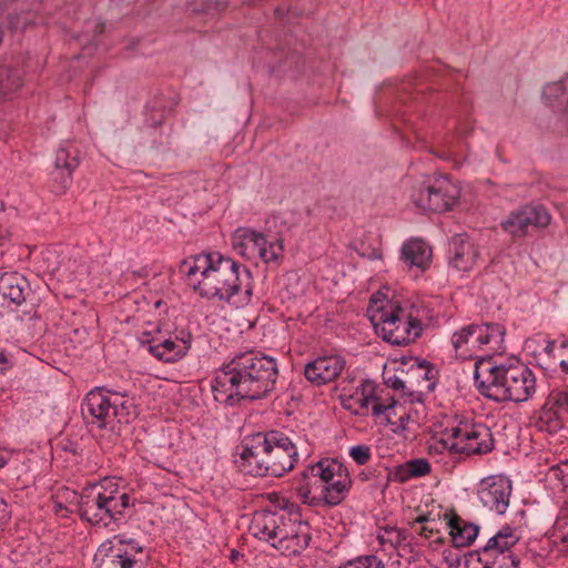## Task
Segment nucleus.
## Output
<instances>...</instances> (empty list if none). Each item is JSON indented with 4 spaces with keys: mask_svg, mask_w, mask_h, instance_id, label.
Returning a JSON list of instances; mask_svg holds the SVG:
<instances>
[{
    "mask_svg": "<svg viewBox=\"0 0 568 568\" xmlns=\"http://www.w3.org/2000/svg\"><path fill=\"white\" fill-rule=\"evenodd\" d=\"M432 247L420 239H410L403 243L400 248V260L410 268L424 272L432 263Z\"/></svg>",
    "mask_w": 568,
    "mask_h": 568,
    "instance_id": "obj_20",
    "label": "nucleus"
},
{
    "mask_svg": "<svg viewBox=\"0 0 568 568\" xmlns=\"http://www.w3.org/2000/svg\"><path fill=\"white\" fill-rule=\"evenodd\" d=\"M519 541V536L515 532L513 528L509 526L503 527L495 536L490 537L487 544L479 550L486 556L487 554H497L511 551V547H514Z\"/></svg>",
    "mask_w": 568,
    "mask_h": 568,
    "instance_id": "obj_25",
    "label": "nucleus"
},
{
    "mask_svg": "<svg viewBox=\"0 0 568 568\" xmlns=\"http://www.w3.org/2000/svg\"><path fill=\"white\" fill-rule=\"evenodd\" d=\"M3 210V204L2 202L0 201V212Z\"/></svg>",
    "mask_w": 568,
    "mask_h": 568,
    "instance_id": "obj_54",
    "label": "nucleus"
},
{
    "mask_svg": "<svg viewBox=\"0 0 568 568\" xmlns=\"http://www.w3.org/2000/svg\"><path fill=\"white\" fill-rule=\"evenodd\" d=\"M8 73H9L8 69H6V68L0 69V77L8 74Z\"/></svg>",
    "mask_w": 568,
    "mask_h": 568,
    "instance_id": "obj_52",
    "label": "nucleus"
},
{
    "mask_svg": "<svg viewBox=\"0 0 568 568\" xmlns=\"http://www.w3.org/2000/svg\"><path fill=\"white\" fill-rule=\"evenodd\" d=\"M277 376L275 358L254 351L239 353L216 372L212 392L216 402L226 405L260 399L274 389Z\"/></svg>",
    "mask_w": 568,
    "mask_h": 568,
    "instance_id": "obj_1",
    "label": "nucleus"
},
{
    "mask_svg": "<svg viewBox=\"0 0 568 568\" xmlns=\"http://www.w3.org/2000/svg\"><path fill=\"white\" fill-rule=\"evenodd\" d=\"M332 253H333V255H334L335 253H337V255H338V256H337V258H339V257L342 256V253H341V252H335V251H333ZM334 258L336 260V257H334Z\"/></svg>",
    "mask_w": 568,
    "mask_h": 568,
    "instance_id": "obj_53",
    "label": "nucleus"
},
{
    "mask_svg": "<svg viewBox=\"0 0 568 568\" xmlns=\"http://www.w3.org/2000/svg\"><path fill=\"white\" fill-rule=\"evenodd\" d=\"M82 413L100 428L106 427L114 420L129 424L138 416L136 404L132 396L104 387H97L87 394Z\"/></svg>",
    "mask_w": 568,
    "mask_h": 568,
    "instance_id": "obj_8",
    "label": "nucleus"
},
{
    "mask_svg": "<svg viewBox=\"0 0 568 568\" xmlns=\"http://www.w3.org/2000/svg\"><path fill=\"white\" fill-rule=\"evenodd\" d=\"M241 457L252 475L281 477L294 468L298 453L284 433L270 430L246 436Z\"/></svg>",
    "mask_w": 568,
    "mask_h": 568,
    "instance_id": "obj_3",
    "label": "nucleus"
},
{
    "mask_svg": "<svg viewBox=\"0 0 568 568\" xmlns=\"http://www.w3.org/2000/svg\"><path fill=\"white\" fill-rule=\"evenodd\" d=\"M542 99L568 120V74L558 81L547 83L542 88Z\"/></svg>",
    "mask_w": 568,
    "mask_h": 568,
    "instance_id": "obj_21",
    "label": "nucleus"
},
{
    "mask_svg": "<svg viewBox=\"0 0 568 568\" xmlns=\"http://www.w3.org/2000/svg\"><path fill=\"white\" fill-rule=\"evenodd\" d=\"M349 456L356 462V464L365 465L371 459V448L367 445L353 446L349 449Z\"/></svg>",
    "mask_w": 568,
    "mask_h": 568,
    "instance_id": "obj_36",
    "label": "nucleus"
},
{
    "mask_svg": "<svg viewBox=\"0 0 568 568\" xmlns=\"http://www.w3.org/2000/svg\"><path fill=\"white\" fill-rule=\"evenodd\" d=\"M11 90V85H0V93H6Z\"/></svg>",
    "mask_w": 568,
    "mask_h": 568,
    "instance_id": "obj_49",
    "label": "nucleus"
},
{
    "mask_svg": "<svg viewBox=\"0 0 568 568\" xmlns=\"http://www.w3.org/2000/svg\"><path fill=\"white\" fill-rule=\"evenodd\" d=\"M0 294L13 305H21L26 300L23 286H0Z\"/></svg>",
    "mask_w": 568,
    "mask_h": 568,
    "instance_id": "obj_32",
    "label": "nucleus"
},
{
    "mask_svg": "<svg viewBox=\"0 0 568 568\" xmlns=\"http://www.w3.org/2000/svg\"><path fill=\"white\" fill-rule=\"evenodd\" d=\"M318 359H314L305 365L304 375L308 382L314 385H320V367Z\"/></svg>",
    "mask_w": 568,
    "mask_h": 568,
    "instance_id": "obj_40",
    "label": "nucleus"
},
{
    "mask_svg": "<svg viewBox=\"0 0 568 568\" xmlns=\"http://www.w3.org/2000/svg\"><path fill=\"white\" fill-rule=\"evenodd\" d=\"M144 335L150 336L148 339L150 353L166 363L181 359L191 348L192 335L184 329L175 332L173 336L171 328L161 324L153 331L144 332Z\"/></svg>",
    "mask_w": 568,
    "mask_h": 568,
    "instance_id": "obj_14",
    "label": "nucleus"
},
{
    "mask_svg": "<svg viewBox=\"0 0 568 568\" xmlns=\"http://www.w3.org/2000/svg\"><path fill=\"white\" fill-rule=\"evenodd\" d=\"M11 518V508L6 499L0 496V529L8 524Z\"/></svg>",
    "mask_w": 568,
    "mask_h": 568,
    "instance_id": "obj_43",
    "label": "nucleus"
},
{
    "mask_svg": "<svg viewBox=\"0 0 568 568\" xmlns=\"http://www.w3.org/2000/svg\"><path fill=\"white\" fill-rule=\"evenodd\" d=\"M397 406L400 407L397 409V415H393L392 420L388 423L396 426L395 432H405L408 429V423L413 419V416L409 412L405 410L403 405L397 404Z\"/></svg>",
    "mask_w": 568,
    "mask_h": 568,
    "instance_id": "obj_35",
    "label": "nucleus"
},
{
    "mask_svg": "<svg viewBox=\"0 0 568 568\" xmlns=\"http://www.w3.org/2000/svg\"><path fill=\"white\" fill-rule=\"evenodd\" d=\"M511 493V481L503 475L485 477L477 486V497L483 507L497 515H504L507 511Z\"/></svg>",
    "mask_w": 568,
    "mask_h": 568,
    "instance_id": "obj_17",
    "label": "nucleus"
},
{
    "mask_svg": "<svg viewBox=\"0 0 568 568\" xmlns=\"http://www.w3.org/2000/svg\"><path fill=\"white\" fill-rule=\"evenodd\" d=\"M179 272L190 284H202L205 281L219 284H242L252 281V274L247 267L220 253L185 258Z\"/></svg>",
    "mask_w": 568,
    "mask_h": 568,
    "instance_id": "obj_7",
    "label": "nucleus"
},
{
    "mask_svg": "<svg viewBox=\"0 0 568 568\" xmlns=\"http://www.w3.org/2000/svg\"><path fill=\"white\" fill-rule=\"evenodd\" d=\"M199 294L207 298H217L223 301L222 286H194Z\"/></svg>",
    "mask_w": 568,
    "mask_h": 568,
    "instance_id": "obj_42",
    "label": "nucleus"
},
{
    "mask_svg": "<svg viewBox=\"0 0 568 568\" xmlns=\"http://www.w3.org/2000/svg\"><path fill=\"white\" fill-rule=\"evenodd\" d=\"M138 552H142V548L136 542L114 536L99 547L94 556L95 568H144L142 561L134 558Z\"/></svg>",
    "mask_w": 568,
    "mask_h": 568,
    "instance_id": "obj_15",
    "label": "nucleus"
},
{
    "mask_svg": "<svg viewBox=\"0 0 568 568\" xmlns=\"http://www.w3.org/2000/svg\"><path fill=\"white\" fill-rule=\"evenodd\" d=\"M344 390L339 392L337 385L333 386L331 396L339 398L343 406L355 415L367 416L372 410L374 416L385 415L386 420L390 422L400 408L394 399L389 404L381 403L376 396V384L369 379L363 381L353 394L346 395Z\"/></svg>",
    "mask_w": 568,
    "mask_h": 568,
    "instance_id": "obj_11",
    "label": "nucleus"
},
{
    "mask_svg": "<svg viewBox=\"0 0 568 568\" xmlns=\"http://www.w3.org/2000/svg\"><path fill=\"white\" fill-rule=\"evenodd\" d=\"M460 195L459 186L448 176L435 178L412 194L415 205L424 211L446 212L454 207Z\"/></svg>",
    "mask_w": 568,
    "mask_h": 568,
    "instance_id": "obj_13",
    "label": "nucleus"
},
{
    "mask_svg": "<svg viewBox=\"0 0 568 568\" xmlns=\"http://www.w3.org/2000/svg\"><path fill=\"white\" fill-rule=\"evenodd\" d=\"M384 531L388 535V537H386L384 534H379L378 539L381 544H384L385 541H389L390 544H400L406 538L405 534L397 528L386 527Z\"/></svg>",
    "mask_w": 568,
    "mask_h": 568,
    "instance_id": "obj_38",
    "label": "nucleus"
},
{
    "mask_svg": "<svg viewBox=\"0 0 568 568\" xmlns=\"http://www.w3.org/2000/svg\"><path fill=\"white\" fill-rule=\"evenodd\" d=\"M361 476H363L364 479H367V476L364 475V473H361Z\"/></svg>",
    "mask_w": 568,
    "mask_h": 568,
    "instance_id": "obj_56",
    "label": "nucleus"
},
{
    "mask_svg": "<svg viewBox=\"0 0 568 568\" xmlns=\"http://www.w3.org/2000/svg\"><path fill=\"white\" fill-rule=\"evenodd\" d=\"M494 448V438L490 429L484 424H462L446 428L444 437L429 445V454L450 455H483Z\"/></svg>",
    "mask_w": 568,
    "mask_h": 568,
    "instance_id": "obj_9",
    "label": "nucleus"
},
{
    "mask_svg": "<svg viewBox=\"0 0 568 568\" xmlns=\"http://www.w3.org/2000/svg\"><path fill=\"white\" fill-rule=\"evenodd\" d=\"M356 250L362 257H367L369 260H378L382 257V252L378 248H372L371 251H367L365 248Z\"/></svg>",
    "mask_w": 568,
    "mask_h": 568,
    "instance_id": "obj_45",
    "label": "nucleus"
},
{
    "mask_svg": "<svg viewBox=\"0 0 568 568\" xmlns=\"http://www.w3.org/2000/svg\"><path fill=\"white\" fill-rule=\"evenodd\" d=\"M546 405L550 406L551 409L568 412V390H552L547 398Z\"/></svg>",
    "mask_w": 568,
    "mask_h": 568,
    "instance_id": "obj_33",
    "label": "nucleus"
},
{
    "mask_svg": "<svg viewBox=\"0 0 568 568\" xmlns=\"http://www.w3.org/2000/svg\"><path fill=\"white\" fill-rule=\"evenodd\" d=\"M352 486L348 469L336 459H322V501L328 506L341 504Z\"/></svg>",
    "mask_w": 568,
    "mask_h": 568,
    "instance_id": "obj_16",
    "label": "nucleus"
},
{
    "mask_svg": "<svg viewBox=\"0 0 568 568\" xmlns=\"http://www.w3.org/2000/svg\"><path fill=\"white\" fill-rule=\"evenodd\" d=\"M415 524H420L422 526L417 530L418 535L423 536L424 538H430L434 532H437V523L435 519H430L429 516L422 515L418 516L415 520Z\"/></svg>",
    "mask_w": 568,
    "mask_h": 568,
    "instance_id": "obj_34",
    "label": "nucleus"
},
{
    "mask_svg": "<svg viewBox=\"0 0 568 568\" xmlns=\"http://www.w3.org/2000/svg\"><path fill=\"white\" fill-rule=\"evenodd\" d=\"M345 368L346 361L341 354H322V384L337 381Z\"/></svg>",
    "mask_w": 568,
    "mask_h": 568,
    "instance_id": "obj_26",
    "label": "nucleus"
},
{
    "mask_svg": "<svg viewBox=\"0 0 568 568\" xmlns=\"http://www.w3.org/2000/svg\"><path fill=\"white\" fill-rule=\"evenodd\" d=\"M546 480L556 494L568 496V459L551 466L546 474Z\"/></svg>",
    "mask_w": 568,
    "mask_h": 568,
    "instance_id": "obj_27",
    "label": "nucleus"
},
{
    "mask_svg": "<svg viewBox=\"0 0 568 568\" xmlns=\"http://www.w3.org/2000/svg\"><path fill=\"white\" fill-rule=\"evenodd\" d=\"M51 509L59 517H68L74 511L81 513V495L74 489L61 487L57 489L51 499Z\"/></svg>",
    "mask_w": 568,
    "mask_h": 568,
    "instance_id": "obj_24",
    "label": "nucleus"
},
{
    "mask_svg": "<svg viewBox=\"0 0 568 568\" xmlns=\"http://www.w3.org/2000/svg\"><path fill=\"white\" fill-rule=\"evenodd\" d=\"M524 209L528 230L546 227L550 223L551 216L544 205H525Z\"/></svg>",
    "mask_w": 568,
    "mask_h": 568,
    "instance_id": "obj_31",
    "label": "nucleus"
},
{
    "mask_svg": "<svg viewBox=\"0 0 568 568\" xmlns=\"http://www.w3.org/2000/svg\"><path fill=\"white\" fill-rule=\"evenodd\" d=\"M554 357L558 359L562 373L568 374V339H564Z\"/></svg>",
    "mask_w": 568,
    "mask_h": 568,
    "instance_id": "obj_39",
    "label": "nucleus"
},
{
    "mask_svg": "<svg viewBox=\"0 0 568 568\" xmlns=\"http://www.w3.org/2000/svg\"><path fill=\"white\" fill-rule=\"evenodd\" d=\"M527 219H525V209L524 206L510 212L501 222V229L516 237H523L528 234V229L526 224Z\"/></svg>",
    "mask_w": 568,
    "mask_h": 568,
    "instance_id": "obj_28",
    "label": "nucleus"
},
{
    "mask_svg": "<svg viewBox=\"0 0 568 568\" xmlns=\"http://www.w3.org/2000/svg\"><path fill=\"white\" fill-rule=\"evenodd\" d=\"M506 329L497 323L469 324L456 331L452 336L457 357L462 359L480 358L479 352H499L504 349Z\"/></svg>",
    "mask_w": 568,
    "mask_h": 568,
    "instance_id": "obj_10",
    "label": "nucleus"
},
{
    "mask_svg": "<svg viewBox=\"0 0 568 568\" xmlns=\"http://www.w3.org/2000/svg\"><path fill=\"white\" fill-rule=\"evenodd\" d=\"M132 506L130 495L114 478H104L81 494V517L95 526L110 527Z\"/></svg>",
    "mask_w": 568,
    "mask_h": 568,
    "instance_id": "obj_6",
    "label": "nucleus"
},
{
    "mask_svg": "<svg viewBox=\"0 0 568 568\" xmlns=\"http://www.w3.org/2000/svg\"><path fill=\"white\" fill-rule=\"evenodd\" d=\"M545 351H546L547 353H549V354H550V353H555V354H556V352H557V349H556V342H555V341L549 342V343L547 344V346H546Z\"/></svg>",
    "mask_w": 568,
    "mask_h": 568,
    "instance_id": "obj_47",
    "label": "nucleus"
},
{
    "mask_svg": "<svg viewBox=\"0 0 568 568\" xmlns=\"http://www.w3.org/2000/svg\"><path fill=\"white\" fill-rule=\"evenodd\" d=\"M479 257L477 245L463 235L454 236L452 240V256L449 267L457 273H467L475 266Z\"/></svg>",
    "mask_w": 568,
    "mask_h": 568,
    "instance_id": "obj_19",
    "label": "nucleus"
},
{
    "mask_svg": "<svg viewBox=\"0 0 568 568\" xmlns=\"http://www.w3.org/2000/svg\"><path fill=\"white\" fill-rule=\"evenodd\" d=\"M474 381L483 396L498 403H525L536 393L535 374L519 361L500 364H493L490 359L477 361Z\"/></svg>",
    "mask_w": 568,
    "mask_h": 568,
    "instance_id": "obj_2",
    "label": "nucleus"
},
{
    "mask_svg": "<svg viewBox=\"0 0 568 568\" xmlns=\"http://www.w3.org/2000/svg\"><path fill=\"white\" fill-rule=\"evenodd\" d=\"M430 469V464L426 459H412L397 469L395 477L398 481L403 483L413 477L428 475Z\"/></svg>",
    "mask_w": 568,
    "mask_h": 568,
    "instance_id": "obj_29",
    "label": "nucleus"
},
{
    "mask_svg": "<svg viewBox=\"0 0 568 568\" xmlns=\"http://www.w3.org/2000/svg\"><path fill=\"white\" fill-rule=\"evenodd\" d=\"M79 150L67 142L62 144L55 154L54 168L50 174L51 190L55 194H63L72 184V173L79 166Z\"/></svg>",
    "mask_w": 568,
    "mask_h": 568,
    "instance_id": "obj_18",
    "label": "nucleus"
},
{
    "mask_svg": "<svg viewBox=\"0 0 568 568\" xmlns=\"http://www.w3.org/2000/svg\"><path fill=\"white\" fill-rule=\"evenodd\" d=\"M223 301L233 307L246 306L252 297L251 286H222Z\"/></svg>",
    "mask_w": 568,
    "mask_h": 568,
    "instance_id": "obj_30",
    "label": "nucleus"
},
{
    "mask_svg": "<svg viewBox=\"0 0 568 568\" xmlns=\"http://www.w3.org/2000/svg\"><path fill=\"white\" fill-rule=\"evenodd\" d=\"M387 385H389L392 388L396 390L404 388V382L398 377H389L387 381Z\"/></svg>",
    "mask_w": 568,
    "mask_h": 568,
    "instance_id": "obj_46",
    "label": "nucleus"
},
{
    "mask_svg": "<svg viewBox=\"0 0 568 568\" xmlns=\"http://www.w3.org/2000/svg\"><path fill=\"white\" fill-rule=\"evenodd\" d=\"M361 476H363L364 479H367V476L364 475V473H361Z\"/></svg>",
    "mask_w": 568,
    "mask_h": 568,
    "instance_id": "obj_57",
    "label": "nucleus"
},
{
    "mask_svg": "<svg viewBox=\"0 0 568 568\" xmlns=\"http://www.w3.org/2000/svg\"><path fill=\"white\" fill-rule=\"evenodd\" d=\"M448 526L450 528L452 542L457 548L471 545L479 532V526L465 521L456 514L449 517Z\"/></svg>",
    "mask_w": 568,
    "mask_h": 568,
    "instance_id": "obj_23",
    "label": "nucleus"
},
{
    "mask_svg": "<svg viewBox=\"0 0 568 568\" xmlns=\"http://www.w3.org/2000/svg\"><path fill=\"white\" fill-rule=\"evenodd\" d=\"M367 317L375 332L394 345H407L422 334V323L408 311L381 292L372 295Z\"/></svg>",
    "mask_w": 568,
    "mask_h": 568,
    "instance_id": "obj_4",
    "label": "nucleus"
},
{
    "mask_svg": "<svg viewBox=\"0 0 568 568\" xmlns=\"http://www.w3.org/2000/svg\"><path fill=\"white\" fill-rule=\"evenodd\" d=\"M320 488V462L307 467L301 475L297 484V495L307 505L317 504V490Z\"/></svg>",
    "mask_w": 568,
    "mask_h": 568,
    "instance_id": "obj_22",
    "label": "nucleus"
},
{
    "mask_svg": "<svg viewBox=\"0 0 568 568\" xmlns=\"http://www.w3.org/2000/svg\"><path fill=\"white\" fill-rule=\"evenodd\" d=\"M53 256L51 251H47L43 253V260H50Z\"/></svg>",
    "mask_w": 568,
    "mask_h": 568,
    "instance_id": "obj_50",
    "label": "nucleus"
},
{
    "mask_svg": "<svg viewBox=\"0 0 568 568\" xmlns=\"http://www.w3.org/2000/svg\"><path fill=\"white\" fill-rule=\"evenodd\" d=\"M12 366L13 362L11 356L4 351H0V375H4Z\"/></svg>",
    "mask_w": 568,
    "mask_h": 568,
    "instance_id": "obj_44",
    "label": "nucleus"
},
{
    "mask_svg": "<svg viewBox=\"0 0 568 568\" xmlns=\"http://www.w3.org/2000/svg\"><path fill=\"white\" fill-rule=\"evenodd\" d=\"M361 476H363L364 479H367V476L364 475V473H361Z\"/></svg>",
    "mask_w": 568,
    "mask_h": 568,
    "instance_id": "obj_58",
    "label": "nucleus"
},
{
    "mask_svg": "<svg viewBox=\"0 0 568 568\" xmlns=\"http://www.w3.org/2000/svg\"><path fill=\"white\" fill-rule=\"evenodd\" d=\"M251 530L255 537L267 541L284 555L300 554L310 541L305 525L284 510L255 513Z\"/></svg>",
    "mask_w": 568,
    "mask_h": 568,
    "instance_id": "obj_5",
    "label": "nucleus"
},
{
    "mask_svg": "<svg viewBox=\"0 0 568 568\" xmlns=\"http://www.w3.org/2000/svg\"><path fill=\"white\" fill-rule=\"evenodd\" d=\"M232 246L243 257H258L264 263L277 262L283 255V243L280 239H267L265 234L248 227H239L234 232Z\"/></svg>",
    "mask_w": 568,
    "mask_h": 568,
    "instance_id": "obj_12",
    "label": "nucleus"
},
{
    "mask_svg": "<svg viewBox=\"0 0 568 568\" xmlns=\"http://www.w3.org/2000/svg\"><path fill=\"white\" fill-rule=\"evenodd\" d=\"M24 274L16 272V271H8L0 273V282L3 284H22L23 282H29Z\"/></svg>",
    "mask_w": 568,
    "mask_h": 568,
    "instance_id": "obj_41",
    "label": "nucleus"
},
{
    "mask_svg": "<svg viewBox=\"0 0 568 568\" xmlns=\"http://www.w3.org/2000/svg\"><path fill=\"white\" fill-rule=\"evenodd\" d=\"M554 537L568 550V519L558 518L555 524Z\"/></svg>",
    "mask_w": 568,
    "mask_h": 568,
    "instance_id": "obj_37",
    "label": "nucleus"
},
{
    "mask_svg": "<svg viewBox=\"0 0 568 568\" xmlns=\"http://www.w3.org/2000/svg\"><path fill=\"white\" fill-rule=\"evenodd\" d=\"M49 273H54L55 268L48 270Z\"/></svg>",
    "mask_w": 568,
    "mask_h": 568,
    "instance_id": "obj_55",
    "label": "nucleus"
},
{
    "mask_svg": "<svg viewBox=\"0 0 568 568\" xmlns=\"http://www.w3.org/2000/svg\"><path fill=\"white\" fill-rule=\"evenodd\" d=\"M9 235H10L9 231H6V233H3V234H2V233H0V239H1V240L8 239V237H9Z\"/></svg>",
    "mask_w": 568,
    "mask_h": 568,
    "instance_id": "obj_51",
    "label": "nucleus"
},
{
    "mask_svg": "<svg viewBox=\"0 0 568 568\" xmlns=\"http://www.w3.org/2000/svg\"><path fill=\"white\" fill-rule=\"evenodd\" d=\"M325 281L327 282H332L334 284H337L339 282V278L337 277V273L336 274H327L325 277H324Z\"/></svg>",
    "mask_w": 568,
    "mask_h": 568,
    "instance_id": "obj_48",
    "label": "nucleus"
}]
</instances>
